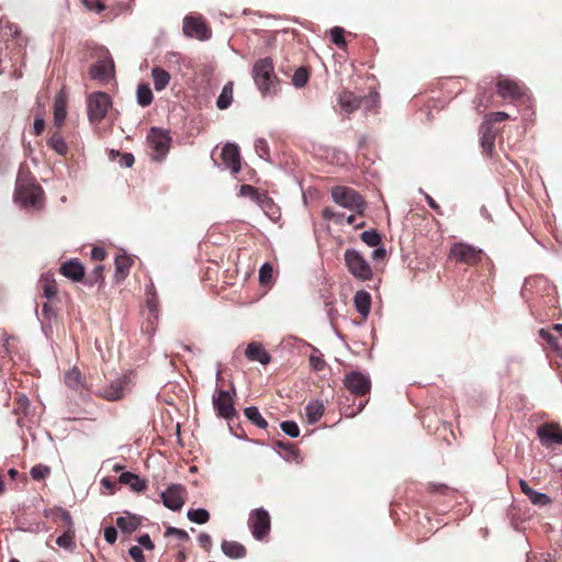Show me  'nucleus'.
<instances>
[{
  "mask_svg": "<svg viewBox=\"0 0 562 562\" xmlns=\"http://www.w3.org/2000/svg\"><path fill=\"white\" fill-rule=\"evenodd\" d=\"M251 75L262 95H274L278 92L279 80L270 57L258 59L252 66Z\"/></svg>",
  "mask_w": 562,
  "mask_h": 562,
  "instance_id": "f257e3e1",
  "label": "nucleus"
},
{
  "mask_svg": "<svg viewBox=\"0 0 562 562\" xmlns=\"http://www.w3.org/2000/svg\"><path fill=\"white\" fill-rule=\"evenodd\" d=\"M15 196L25 206H36L43 196V189L30 172L21 170L16 179Z\"/></svg>",
  "mask_w": 562,
  "mask_h": 562,
  "instance_id": "f03ea898",
  "label": "nucleus"
},
{
  "mask_svg": "<svg viewBox=\"0 0 562 562\" xmlns=\"http://www.w3.org/2000/svg\"><path fill=\"white\" fill-rule=\"evenodd\" d=\"M330 195L335 203L357 214L362 215L367 207L366 200L352 188L345 186L333 187Z\"/></svg>",
  "mask_w": 562,
  "mask_h": 562,
  "instance_id": "7ed1b4c3",
  "label": "nucleus"
},
{
  "mask_svg": "<svg viewBox=\"0 0 562 562\" xmlns=\"http://www.w3.org/2000/svg\"><path fill=\"white\" fill-rule=\"evenodd\" d=\"M345 263L353 278L360 281H369L373 277L372 269L363 256L355 250L347 249L344 254Z\"/></svg>",
  "mask_w": 562,
  "mask_h": 562,
  "instance_id": "20e7f679",
  "label": "nucleus"
},
{
  "mask_svg": "<svg viewBox=\"0 0 562 562\" xmlns=\"http://www.w3.org/2000/svg\"><path fill=\"white\" fill-rule=\"evenodd\" d=\"M112 105L111 98L108 93L98 91L88 97L87 108L88 117L91 123H100L106 115Z\"/></svg>",
  "mask_w": 562,
  "mask_h": 562,
  "instance_id": "39448f33",
  "label": "nucleus"
},
{
  "mask_svg": "<svg viewBox=\"0 0 562 562\" xmlns=\"http://www.w3.org/2000/svg\"><path fill=\"white\" fill-rule=\"evenodd\" d=\"M483 251L467 243H454L449 252V258L458 263L475 266L481 262Z\"/></svg>",
  "mask_w": 562,
  "mask_h": 562,
  "instance_id": "423d86ee",
  "label": "nucleus"
},
{
  "mask_svg": "<svg viewBox=\"0 0 562 562\" xmlns=\"http://www.w3.org/2000/svg\"><path fill=\"white\" fill-rule=\"evenodd\" d=\"M134 372L128 371L124 373L121 378L112 381L109 385L102 387L98 394L104 400L108 401H119L121 400L125 393L131 391V385L133 384Z\"/></svg>",
  "mask_w": 562,
  "mask_h": 562,
  "instance_id": "0eeeda50",
  "label": "nucleus"
},
{
  "mask_svg": "<svg viewBox=\"0 0 562 562\" xmlns=\"http://www.w3.org/2000/svg\"><path fill=\"white\" fill-rule=\"evenodd\" d=\"M147 142L155 154L154 159L161 160L169 151L171 137L168 131L151 127L147 135Z\"/></svg>",
  "mask_w": 562,
  "mask_h": 562,
  "instance_id": "6e6552de",
  "label": "nucleus"
},
{
  "mask_svg": "<svg viewBox=\"0 0 562 562\" xmlns=\"http://www.w3.org/2000/svg\"><path fill=\"white\" fill-rule=\"evenodd\" d=\"M248 527L256 540H262L270 531V516L263 508H256L250 512Z\"/></svg>",
  "mask_w": 562,
  "mask_h": 562,
  "instance_id": "1a4fd4ad",
  "label": "nucleus"
},
{
  "mask_svg": "<svg viewBox=\"0 0 562 562\" xmlns=\"http://www.w3.org/2000/svg\"><path fill=\"white\" fill-rule=\"evenodd\" d=\"M213 405L221 418L231 420L237 416L233 395L227 390H216L213 396Z\"/></svg>",
  "mask_w": 562,
  "mask_h": 562,
  "instance_id": "9d476101",
  "label": "nucleus"
},
{
  "mask_svg": "<svg viewBox=\"0 0 562 562\" xmlns=\"http://www.w3.org/2000/svg\"><path fill=\"white\" fill-rule=\"evenodd\" d=\"M183 33L199 41L209 40L212 35L211 29L202 16L188 15L183 20Z\"/></svg>",
  "mask_w": 562,
  "mask_h": 562,
  "instance_id": "9b49d317",
  "label": "nucleus"
},
{
  "mask_svg": "<svg viewBox=\"0 0 562 562\" xmlns=\"http://www.w3.org/2000/svg\"><path fill=\"white\" fill-rule=\"evenodd\" d=\"M187 490L181 484H171L161 492L160 497L164 506L172 512H179L186 503Z\"/></svg>",
  "mask_w": 562,
  "mask_h": 562,
  "instance_id": "f8f14e48",
  "label": "nucleus"
},
{
  "mask_svg": "<svg viewBox=\"0 0 562 562\" xmlns=\"http://www.w3.org/2000/svg\"><path fill=\"white\" fill-rule=\"evenodd\" d=\"M344 385L356 396H364L371 390V380L361 372H351L346 374Z\"/></svg>",
  "mask_w": 562,
  "mask_h": 562,
  "instance_id": "ddd939ff",
  "label": "nucleus"
},
{
  "mask_svg": "<svg viewBox=\"0 0 562 562\" xmlns=\"http://www.w3.org/2000/svg\"><path fill=\"white\" fill-rule=\"evenodd\" d=\"M559 424H542L537 429L538 438L542 446L551 448L562 445V428Z\"/></svg>",
  "mask_w": 562,
  "mask_h": 562,
  "instance_id": "4468645a",
  "label": "nucleus"
},
{
  "mask_svg": "<svg viewBox=\"0 0 562 562\" xmlns=\"http://www.w3.org/2000/svg\"><path fill=\"white\" fill-rule=\"evenodd\" d=\"M114 75V63L110 56H105L94 63L89 70V76L92 80L102 82L109 81Z\"/></svg>",
  "mask_w": 562,
  "mask_h": 562,
  "instance_id": "2eb2a0df",
  "label": "nucleus"
},
{
  "mask_svg": "<svg viewBox=\"0 0 562 562\" xmlns=\"http://www.w3.org/2000/svg\"><path fill=\"white\" fill-rule=\"evenodd\" d=\"M496 89L503 99L512 100L520 99L525 92L524 86L508 78H501L496 83Z\"/></svg>",
  "mask_w": 562,
  "mask_h": 562,
  "instance_id": "dca6fc26",
  "label": "nucleus"
},
{
  "mask_svg": "<svg viewBox=\"0 0 562 562\" xmlns=\"http://www.w3.org/2000/svg\"><path fill=\"white\" fill-rule=\"evenodd\" d=\"M222 164L236 175L240 171V155L238 146L235 144H226L222 149Z\"/></svg>",
  "mask_w": 562,
  "mask_h": 562,
  "instance_id": "f3484780",
  "label": "nucleus"
},
{
  "mask_svg": "<svg viewBox=\"0 0 562 562\" xmlns=\"http://www.w3.org/2000/svg\"><path fill=\"white\" fill-rule=\"evenodd\" d=\"M59 272L74 282H83L86 270L78 259H70L61 263Z\"/></svg>",
  "mask_w": 562,
  "mask_h": 562,
  "instance_id": "a211bd4d",
  "label": "nucleus"
},
{
  "mask_svg": "<svg viewBox=\"0 0 562 562\" xmlns=\"http://www.w3.org/2000/svg\"><path fill=\"white\" fill-rule=\"evenodd\" d=\"M245 356L249 361H258L263 366L271 361L270 353L266 350L262 344L258 341H251L247 345Z\"/></svg>",
  "mask_w": 562,
  "mask_h": 562,
  "instance_id": "6ab92c4d",
  "label": "nucleus"
},
{
  "mask_svg": "<svg viewBox=\"0 0 562 562\" xmlns=\"http://www.w3.org/2000/svg\"><path fill=\"white\" fill-rule=\"evenodd\" d=\"M363 98L357 97L353 92L344 90L338 94V103L347 113H352L361 106Z\"/></svg>",
  "mask_w": 562,
  "mask_h": 562,
  "instance_id": "aec40b11",
  "label": "nucleus"
},
{
  "mask_svg": "<svg viewBox=\"0 0 562 562\" xmlns=\"http://www.w3.org/2000/svg\"><path fill=\"white\" fill-rule=\"evenodd\" d=\"M119 482L136 493L143 492L147 487L146 481L132 472H122L119 476Z\"/></svg>",
  "mask_w": 562,
  "mask_h": 562,
  "instance_id": "412c9836",
  "label": "nucleus"
},
{
  "mask_svg": "<svg viewBox=\"0 0 562 562\" xmlns=\"http://www.w3.org/2000/svg\"><path fill=\"white\" fill-rule=\"evenodd\" d=\"M133 265V259L126 255H119L115 258V273L114 278L116 282L123 281L130 273V269Z\"/></svg>",
  "mask_w": 562,
  "mask_h": 562,
  "instance_id": "4be33fe9",
  "label": "nucleus"
},
{
  "mask_svg": "<svg viewBox=\"0 0 562 562\" xmlns=\"http://www.w3.org/2000/svg\"><path fill=\"white\" fill-rule=\"evenodd\" d=\"M221 549L229 559H243L246 555V548L237 541L223 540Z\"/></svg>",
  "mask_w": 562,
  "mask_h": 562,
  "instance_id": "5701e85b",
  "label": "nucleus"
},
{
  "mask_svg": "<svg viewBox=\"0 0 562 562\" xmlns=\"http://www.w3.org/2000/svg\"><path fill=\"white\" fill-rule=\"evenodd\" d=\"M353 303L358 313L366 318L371 308V295L367 291H358L353 296Z\"/></svg>",
  "mask_w": 562,
  "mask_h": 562,
  "instance_id": "b1692460",
  "label": "nucleus"
},
{
  "mask_svg": "<svg viewBox=\"0 0 562 562\" xmlns=\"http://www.w3.org/2000/svg\"><path fill=\"white\" fill-rule=\"evenodd\" d=\"M495 134L496 132L493 130L492 126L482 123L481 146L483 148V151L486 153L487 155H491L494 149Z\"/></svg>",
  "mask_w": 562,
  "mask_h": 562,
  "instance_id": "393cba45",
  "label": "nucleus"
},
{
  "mask_svg": "<svg viewBox=\"0 0 562 562\" xmlns=\"http://www.w3.org/2000/svg\"><path fill=\"white\" fill-rule=\"evenodd\" d=\"M67 102L64 97L58 95L54 102V124L57 128H60L66 120L67 115Z\"/></svg>",
  "mask_w": 562,
  "mask_h": 562,
  "instance_id": "a878e982",
  "label": "nucleus"
},
{
  "mask_svg": "<svg viewBox=\"0 0 562 562\" xmlns=\"http://www.w3.org/2000/svg\"><path fill=\"white\" fill-rule=\"evenodd\" d=\"M116 526L123 532H133L140 526V519L136 515L120 516L116 518Z\"/></svg>",
  "mask_w": 562,
  "mask_h": 562,
  "instance_id": "bb28decb",
  "label": "nucleus"
},
{
  "mask_svg": "<svg viewBox=\"0 0 562 562\" xmlns=\"http://www.w3.org/2000/svg\"><path fill=\"white\" fill-rule=\"evenodd\" d=\"M151 77L157 91L164 90L169 85L170 75L161 67H154L151 69Z\"/></svg>",
  "mask_w": 562,
  "mask_h": 562,
  "instance_id": "cd10ccee",
  "label": "nucleus"
},
{
  "mask_svg": "<svg viewBox=\"0 0 562 562\" xmlns=\"http://www.w3.org/2000/svg\"><path fill=\"white\" fill-rule=\"evenodd\" d=\"M234 82L228 81L222 89L221 94L216 100V106L220 110H225L231 106L233 102Z\"/></svg>",
  "mask_w": 562,
  "mask_h": 562,
  "instance_id": "c85d7f7f",
  "label": "nucleus"
},
{
  "mask_svg": "<svg viewBox=\"0 0 562 562\" xmlns=\"http://www.w3.org/2000/svg\"><path fill=\"white\" fill-rule=\"evenodd\" d=\"M47 145L59 156L65 157L68 154V146L59 132H55L52 134V136L47 140Z\"/></svg>",
  "mask_w": 562,
  "mask_h": 562,
  "instance_id": "c756f323",
  "label": "nucleus"
},
{
  "mask_svg": "<svg viewBox=\"0 0 562 562\" xmlns=\"http://www.w3.org/2000/svg\"><path fill=\"white\" fill-rule=\"evenodd\" d=\"M40 286L43 291V295L47 300L54 299L58 293V286L56 281L49 277H42L40 279Z\"/></svg>",
  "mask_w": 562,
  "mask_h": 562,
  "instance_id": "7c9ffc66",
  "label": "nucleus"
},
{
  "mask_svg": "<svg viewBox=\"0 0 562 562\" xmlns=\"http://www.w3.org/2000/svg\"><path fill=\"white\" fill-rule=\"evenodd\" d=\"M187 518L198 525H204L210 520V513L205 508H191L187 512Z\"/></svg>",
  "mask_w": 562,
  "mask_h": 562,
  "instance_id": "2f4dec72",
  "label": "nucleus"
},
{
  "mask_svg": "<svg viewBox=\"0 0 562 562\" xmlns=\"http://www.w3.org/2000/svg\"><path fill=\"white\" fill-rule=\"evenodd\" d=\"M277 447L280 449L279 454L286 461L299 460V452L292 443L279 441Z\"/></svg>",
  "mask_w": 562,
  "mask_h": 562,
  "instance_id": "473e14b6",
  "label": "nucleus"
},
{
  "mask_svg": "<svg viewBox=\"0 0 562 562\" xmlns=\"http://www.w3.org/2000/svg\"><path fill=\"white\" fill-rule=\"evenodd\" d=\"M56 544L67 551L72 552L76 549L75 530H66L56 539Z\"/></svg>",
  "mask_w": 562,
  "mask_h": 562,
  "instance_id": "72a5a7b5",
  "label": "nucleus"
},
{
  "mask_svg": "<svg viewBox=\"0 0 562 562\" xmlns=\"http://www.w3.org/2000/svg\"><path fill=\"white\" fill-rule=\"evenodd\" d=\"M324 409L325 407L322 402L314 401L308 403L305 407L308 422H317L321 419L324 414Z\"/></svg>",
  "mask_w": 562,
  "mask_h": 562,
  "instance_id": "f704fd0d",
  "label": "nucleus"
},
{
  "mask_svg": "<svg viewBox=\"0 0 562 562\" xmlns=\"http://www.w3.org/2000/svg\"><path fill=\"white\" fill-rule=\"evenodd\" d=\"M153 92L148 85L143 83L137 88V102L140 106H148L153 102Z\"/></svg>",
  "mask_w": 562,
  "mask_h": 562,
  "instance_id": "c9c22d12",
  "label": "nucleus"
},
{
  "mask_svg": "<svg viewBox=\"0 0 562 562\" xmlns=\"http://www.w3.org/2000/svg\"><path fill=\"white\" fill-rule=\"evenodd\" d=\"M103 278V266L98 265L92 272L85 279L83 284L92 286L95 283H102Z\"/></svg>",
  "mask_w": 562,
  "mask_h": 562,
  "instance_id": "e433bc0d",
  "label": "nucleus"
},
{
  "mask_svg": "<svg viewBox=\"0 0 562 562\" xmlns=\"http://www.w3.org/2000/svg\"><path fill=\"white\" fill-rule=\"evenodd\" d=\"M361 239L370 247H376L381 244V236L375 229L363 232L361 234Z\"/></svg>",
  "mask_w": 562,
  "mask_h": 562,
  "instance_id": "4c0bfd02",
  "label": "nucleus"
},
{
  "mask_svg": "<svg viewBox=\"0 0 562 562\" xmlns=\"http://www.w3.org/2000/svg\"><path fill=\"white\" fill-rule=\"evenodd\" d=\"M528 498L533 505L537 506H547L551 503L549 495L535 490L529 492Z\"/></svg>",
  "mask_w": 562,
  "mask_h": 562,
  "instance_id": "58836bf2",
  "label": "nucleus"
},
{
  "mask_svg": "<svg viewBox=\"0 0 562 562\" xmlns=\"http://www.w3.org/2000/svg\"><path fill=\"white\" fill-rule=\"evenodd\" d=\"M65 382L71 389H77L81 384V374L77 369H72L65 374Z\"/></svg>",
  "mask_w": 562,
  "mask_h": 562,
  "instance_id": "ea45409f",
  "label": "nucleus"
},
{
  "mask_svg": "<svg viewBox=\"0 0 562 562\" xmlns=\"http://www.w3.org/2000/svg\"><path fill=\"white\" fill-rule=\"evenodd\" d=\"M508 119H509V114H507L506 112H502V111H499V112H492V113H490V114H487L485 116V120H484L483 124L490 125V126L493 127V125L495 123L503 122V121H506Z\"/></svg>",
  "mask_w": 562,
  "mask_h": 562,
  "instance_id": "a19ab883",
  "label": "nucleus"
},
{
  "mask_svg": "<svg viewBox=\"0 0 562 562\" xmlns=\"http://www.w3.org/2000/svg\"><path fill=\"white\" fill-rule=\"evenodd\" d=\"M330 37L334 44H336L338 47L346 46L345 41V30L340 26H335L330 30Z\"/></svg>",
  "mask_w": 562,
  "mask_h": 562,
  "instance_id": "79ce46f5",
  "label": "nucleus"
},
{
  "mask_svg": "<svg viewBox=\"0 0 562 562\" xmlns=\"http://www.w3.org/2000/svg\"><path fill=\"white\" fill-rule=\"evenodd\" d=\"M307 80H308V72L304 67L296 69L292 77L293 85L299 88L305 86Z\"/></svg>",
  "mask_w": 562,
  "mask_h": 562,
  "instance_id": "37998d69",
  "label": "nucleus"
},
{
  "mask_svg": "<svg viewBox=\"0 0 562 562\" xmlns=\"http://www.w3.org/2000/svg\"><path fill=\"white\" fill-rule=\"evenodd\" d=\"M273 276V268L270 263L266 262L259 270V280L261 284H268L271 282Z\"/></svg>",
  "mask_w": 562,
  "mask_h": 562,
  "instance_id": "c03bdc74",
  "label": "nucleus"
},
{
  "mask_svg": "<svg viewBox=\"0 0 562 562\" xmlns=\"http://www.w3.org/2000/svg\"><path fill=\"white\" fill-rule=\"evenodd\" d=\"M50 473V468L44 464H36L31 469V475L34 480L45 479Z\"/></svg>",
  "mask_w": 562,
  "mask_h": 562,
  "instance_id": "a18cd8bd",
  "label": "nucleus"
},
{
  "mask_svg": "<svg viewBox=\"0 0 562 562\" xmlns=\"http://www.w3.org/2000/svg\"><path fill=\"white\" fill-rule=\"evenodd\" d=\"M176 536L181 541H189V533L180 528L169 526L166 528L165 537Z\"/></svg>",
  "mask_w": 562,
  "mask_h": 562,
  "instance_id": "49530a36",
  "label": "nucleus"
},
{
  "mask_svg": "<svg viewBox=\"0 0 562 562\" xmlns=\"http://www.w3.org/2000/svg\"><path fill=\"white\" fill-rule=\"evenodd\" d=\"M310 366L314 371H322L325 368V360L322 356L312 353L308 359Z\"/></svg>",
  "mask_w": 562,
  "mask_h": 562,
  "instance_id": "de8ad7c7",
  "label": "nucleus"
},
{
  "mask_svg": "<svg viewBox=\"0 0 562 562\" xmlns=\"http://www.w3.org/2000/svg\"><path fill=\"white\" fill-rule=\"evenodd\" d=\"M244 414L250 422H266L256 406L246 407Z\"/></svg>",
  "mask_w": 562,
  "mask_h": 562,
  "instance_id": "09e8293b",
  "label": "nucleus"
},
{
  "mask_svg": "<svg viewBox=\"0 0 562 562\" xmlns=\"http://www.w3.org/2000/svg\"><path fill=\"white\" fill-rule=\"evenodd\" d=\"M82 3L88 10L95 11L98 13L105 9V4L102 0H82Z\"/></svg>",
  "mask_w": 562,
  "mask_h": 562,
  "instance_id": "8fccbe9b",
  "label": "nucleus"
},
{
  "mask_svg": "<svg viewBox=\"0 0 562 562\" xmlns=\"http://www.w3.org/2000/svg\"><path fill=\"white\" fill-rule=\"evenodd\" d=\"M282 431L291 438H296L300 435L297 424H280Z\"/></svg>",
  "mask_w": 562,
  "mask_h": 562,
  "instance_id": "3c124183",
  "label": "nucleus"
},
{
  "mask_svg": "<svg viewBox=\"0 0 562 562\" xmlns=\"http://www.w3.org/2000/svg\"><path fill=\"white\" fill-rule=\"evenodd\" d=\"M128 554L135 562H145L143 550L138 546L131 547L128 550Z\"/></svg>",
  "mask_w": 562,
  "mask_h": 562,
  "instance_id": "603ef678",
  "label": "nucleus"
},
{
  "mask_svg": "<svg viewBox=\"0 0 562 562\" xmlns=\"http://www.w3.org/2000/svg\"><path fill=\"white\" fill-rule=\"evenodd\" d=\"M137 542L139 543L140 547H143L144 549H146L148 551H151L155 548V544L151 541L148 533H144V535L139 536L137 539Z\"/></svg>",
  "mask_w": 562,
  "mask_h": 562,
  "instance_id": "864d4df0",
  "label": "nucleus"
},
{
  "mask_svg": "<svg viewBox=\"0 0 562 562\" xmlns=\"http://www.w3.org/2000/svg\"><path fill=\"white\" fill-rule=\"evenodd\" d=\"M198 541L202 548H204L206 551H210L212 548V538L206 532H201L198 537Z\"/></svg>",
  "mask_w": 562,
  "mask_h": 562,
  "instance_id": "5fc2aeb1",
  "label": "nucleus"
},
{
  "mask_svg": "<svg viewBox=\"0 0 562 562\" xmlns=\"http://www.w3.org/2000/svg\"><path fill=\"white\" fill-rule=\"evenodd\" d=\"M104 539L108 543H114L117 539V531L114 527L109 526L104 529Z\"/></svg>",
  "mask_w": 562,
  "mask_h": 562,
  "instance_id": "6e6d98bb",
  "label": "nucleus"
},
{
  "mask_svg": "<svg viewBox=\"0 0 562 562\" xmlns=\"http://www.w3.org/2000/svg\"><path fill=\"white\" fill-rule=\"evenodd\" d=\"M106 257V251L102 247H94L91 251V258L97 261H102Z\"/></svg>",
  "mask_w": 562,
  "mask_h": 562,
  "instance_id": "4d7b16f0",
  "label": "nucleus"
},
{
  "mask_svg": "<svg viewBox=\"0 0 562 562\" xmlns=\"http://www.w3.org/2000/svg\"><path fill=\"white\" fill-rule=\"evenodd\" d=\"M322 215L324 220L334 221L335 223H338V213L330 207H325L322 212Z\"/></svg>",
  "mask_w": 562,
  "mask_h": 562,
  "instance_id": "13d9d810",
  "label": "nucleus"
},
{
  "mask_svg": "<svg viewBox=\"0 0 562 562\" xmlns=\"http://www.w3.org/2000/svg\"><path fill=\"white\" fill-rule=\"evenodd\" d=\"M539 336L546 340L549 345H552L555 340V336H553L549 330L541 328L539 330Z\"/></svg>",
  "mask_w": 562,
  "mask_h": 562,
  "instance_id": "bf43d9fd",
  "label": "nucleus"
},
{
  "mask_svg": "<svg viewBox=\"0 0 562 562\" xmlns=\"http://www.w3.org/2000/svg\"><path fill=\"white\" fill-rule=\"evenodd\" d=\"M425 199H426L429 207L432 209L437 214H439V215L443 214L439 204L429 194H426Z\"/></svg>",
  "mask_w": 562,
  "mask_h": 562,
  "instance_id": "052dcab7",
  "label": "nucleus"
},
{
  "mask_svg": "<svg viewBox=\"0 0 562 562\" xmlns=\"http://www.w3.org/2000/svg\"><path fill=\"white\" fill-rule=\"evenodd\" d=\"M33 128L35 135H41L45 128V121L41 117L35 119Z\"/></svg>",
  "mask_w": 562,
  "mask_h": 562,
  "instance_id": "680f3d73",
  "label": "nucleus"
},
{
  "mask_svg": "<svg viewBox=\"0 0 562 562\" xmlns=\"http://www.w3.org/2000/svg\"><path fill=\"white\" fill-rule=\"evenodd\" d=\"M256 150L260 157H263V154L268 153V145L265 139H258L256 142Z\"/></svg>",
  "mask_w": 562,
  "mask_h": 562,
  "instance_id": "e2e57ef3",
  "label": "nucleus"
},
{
  "mask_svg": "<svg viewBox=\"0 0 562 562\" xmlns=\"http://www.w3.org/2000/svg\"><path fill=\"white\" fill-rule=\"evenodd\" d=\"M61 519L67 524V530H74V521L69 512L61 509Z\"/></svg>",
  "mask_w": 562,
  "mask_h": 562,
  "instance_id": "0e129e2a",
  "label": "nucleus"
},
{
  "mask_svg": "<svg viewBox=\"0 0 562 562\" xmlns=\"http://www.w3.org/2000/svg\"><path fill=\"white\" fill-rule=\"evenodd\" d=\"M146 305H147L148 310L150 311V313L154 314L157 312L158 303H157V297L155 294H153L150 297L147 299Z\"/></svg>",
  "mask_w": 562,
  "mask_h": 562,
  "instance_id": "69168bd1",
  "label": "nucleus"
},
{
  "mask_svg": "<svg viewBox=\"0 0 562 562\" xmlns=\"http://www.w3.org/2000/svg\"><path fill=\"white\" fill-rule=\"evenodd\" d=\"M228 425V428H229V431L238 439H246V434L243 431L241 434H238L236 430L238 428H240V424L239 423H236V424H227Z\"/></svg>",
  "mask_w": 562,
  "mask_h": 562,
  "instance_id": "338daca9",
  "label": "nucleus"
},
{
  "mask_svg": "<svg viewBox=\"0 0 562 562\" xmlns=\"http://www.w3.org/2000/svg\"><path fill=\"white\" fill-rule=\"evenodd\" d=\"M386 256V250L383 247H379L373 250L372 258L374 260L383 259Z\"/></svg>",
  "mask_w": 562,
  "mask_h": 562,
  "instance_id": "774afa93",
  "label": "nucleus"
}]
</instances>
